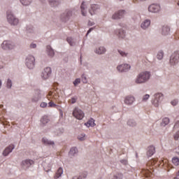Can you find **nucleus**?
I'll return each mask as SVG.
<instances>
[{
  "mask_svg": "<svg viewBox=\"0 0 179 179\" xmlns=\"http://www.w3.org/2000/svg\"><path fill=\"white\" fill-rule=\"evenodd\" d=\"M66 41L71 47H73V45H75V42L73 41V39L72 38L68 37Z\"/></svg>",
  "mask_w": 179,
  "mask_h": 179,
  "instance_id": "39",
  "label": "nucleus"
},
{
  "mask_svg": "<svg viewBox=\"0 0 179 179\" xmlns=\"http://www.w3.org/2000/svg\"><path fill=\"white\" fill-rule=\"evenodd\" d=\"M149 97H150V95L149 94H145L143 97V101H146L147 100L149 99Z\"/></svg>",
  "mask_w": 179,
  "mask_h": 179,
  "instance_id": "47",
  "label": "nucleus"
},
{
  "mask_svg": "<svg viewBox=\"0 0 179 179\" xmlns=\"http://www.w3.org/2000/svg\"><path fill=\"white\" fill-rule=\"evenodd\" d=\"M87 177V174L83 173V174L80 175L79 176L73 177V179H84V178H86Z\"/></svg>",
  "mask_w": 179,
  "mask_h": 179,
  "instance_id": "37",
  "label": "nucleus"
},
{
  "mask_svg": "<svg viewBox=\"0 0 179 179\" xmlns=\"http://www.w3.org/2000/svg\"><path fill=\"white\" fill-rule=\"evenodd\" d=\"M171 104L172 106H177V104H178V99H173L171 101Z\"/></svg>",
  "mask_w": 179,
  "mask_h": 179,
  "instance_id": "46",
  "label": "nucleus"
},
{
  "mask_svg": "<svg viewBox=\"0 0 179 179\" xmlns=\"http://www.w3.org/2000/svg\"><path fill=\"white\" fill-rule=\"evenodd\" d=\"M73 115L77 120H83L85 117V113L78 108H76L73 112Z\"/></svg>",
  "mask_w": 179,
  "mask_h": 179,
  "instance_id": "9",
  "label": "nucleus"
},
{
  "mask_svg": "<svg viewBox=\"0 0 179 179\" xmlns=\"http://www.w3.org/2000/svg\"><path fill=\"white\" fill-rule=\"evenodd\" d=\"M1 48L6 51L13 50L15 48V44L10 41H4L1 44Z\"/></svg>",
  "mask_w": 179,
  "mask_h": 179,
  "instance_id": "8",
  "label": "nucleus"
},
{
  "mask_svg": "<svg viewBox=\"0 0 179 179\" xmlns=\"http://www.w3.org/2000/svg\"><path fill=\"white\" fill-rule=\"evenodd\" d=\"M178 6H179V2H178Z\"/></svg>",
  "mask_w": 179,
  "mask_h": 179,
  "instance_id": "61",
  "label": "nucleus"
},
{
  "mask_svg": "<svg viewBox=\"0 0 179 179\" xmlns=\"http://www.w3.org/2000/svg\"><path fill=\"white\" fill-rule=\"evenodd\" d=\"M124 178V175L121 173H116L113 175V177L112 179H122Z\"/></svg>",
  "mask_w": 179,
  "mask_h": 179,
  "instance_id": "33",
  "label": "nucleus"
},
{
  "mask_svg": "<svg viewBox=\"0 0 179 179\" xmlns=\"http://www.w3.org/2000/svg\"><path fill=\"white\" fill-rule=\"evenodd\" d=\"M118 52L122 57H127V55H128V53L120 50H118Z\"/></svg>",
  "mask_w": 179,
  "mask_h": 179,
  "instance_id": "44",
  "label": "nucleus"
},
{
  "mask_svg": "<svg viewBox=\"0 0 179 179\" xmlns=\"http://www.w3.org/2000/svg\"><path fill=\"white\" fill-rule=\"evenodd\" d=\"M49 122H50V119H48V117L47 116H43L41 119V124H43V125H45V124H48Z\"/></svg>",
  "mask_w": 179,
  "mask_h": 179,
  "instance_id": "31",
  "label": "nucleus"
},
{
  "mask_svg": "<svg viewBox=\"0 0 179 179\" xmlns=\"http://www.w3.org/2000/svg\"><path fill=\"white\" fill-rule=\"evenodd\" d=\"M80 9L83 16H86V13H87V12L86 11V10L87 9V6L85 5V1H83Z\"/></svg>",
  "mask_w": 179,
  "mask_h": 179,
  "instance_id": "28",
  "label": "nucleus"
},
{
  "mask_svg": "<svg viewBox=\"0 0 179 179\" xmlns=\"http://www.w3.org/2000/svg\"><path fill=\"white\" fill-rule=\"evenodd\" d=\"M78 139L79 141H85V139H86V134H81L78 135Z\"/></svg>",
  "mask_w": 179,
  "mask_h": 179,
  "instance_id": "40",
  "label": "nucleus"
},
{
  "mask_svg": "<svg viewBox=\"0 0 179 179\" xmlns=\"http://www.w3.org/2000/svg\"><path fill=\"white\" fill-rule=\"evenodd\" d=\"M71 16H72L71 10H66L61 15V19L62 22H68L69 19H71Z\"/></svg>",
  "mask_w": 179,
  "mask_h": 179,
  "instance_id": "13",
  "label": "nucleus"
},
{
  "mask_svg": "<svg viewBox=\"0 0 179 179\" xmlns=\"http://www.w3.org/2000/svg\"><path fill=\"white\" fill-rule=\"evenodd\" d=\"M43 96H44V93H43L41 90L36 89L34 90V95L31 97V100L32 103H37L38 101H40V100H41Z\"/></svg>",
  "mask_w": 179,
  "mask_h": 179,
  "instance_id": "3",
  "label": "nucleus"
},
{
  "mask_svg": "<svg viewBox=\"0 0 179 179\" xmlns=\"http://www.w3.org/2000/svg\"><path fill=\"white\" fill-rule=\"evenodd\" d=\"M77 100H78V98H75V97L71 98V104H75Z\"/></svg>",
  "mask_w": 179,
  "mask_h": 179,
  "instance_id": "51",
  "label": "nucleus"
},
{
  "mask_svg": "<svg viewBox=\"0 0 179 179\" xmlns=\"http://www.w3.org/2000/svg\"><path fill=\"white\" fill-rule=\"evenodd\" d=\"M62 174H64V169H62V167H59L57 169V172H56V173H55V175L54 176V178L55 179H58L60 177H62Z\"/></svg>",
  "mask_w": 179,
  "mask_h": 179,
  "instance_id": "26",
  "label": "nucleus"
},
{
  "mask_svg": "<svg viewBox=\"0 0 179 179\" xmlns=\"http://www.w3.org/2000/svg\"><path fill=\"white\" fill-rule=\"evenodd\" d=\"M37 45L36 43H31L30 48H36Z\"/></svg>",
  "mask_w": 179,
  "mask_h": 179,
  "instance_id": "54",
  "label": "nucleus"
},
{
  "mask_svg": "<svg viewBox=\"0 0 179 179\" xmlns=\"http://www.w3.org/2000/svg\"><path fill=\"white\" fill-rule=\"evenodd\" d=\"M161 9L159 4L152 3L148 6V11L151 13H159Z\"/></svg>",
  "mask_w": 179,
  "mask_h": 179,
  "instance_id": "10",
  "label": "nucleus"
},
{
  "mask_svg": "<svg viewBox=\"0 0 179 179\" xmlns=\"http://www.w3.org/2000/svg\"><path fill=\"white\" fill-rule=\"evenodd\" d=\"M170 64L172 66L177 65L179 62V50L175 51L171 56L169 60Z\"/></svg>",
  "mask_w": 179,
  "mask_h": 179,
  "instance_id": "7",
  "label": "nucleus"
},
{
  "mask_svg": "<svg viewBox=\"0 0 179 179\" xmlns=\"http://www.w3.org/2000/svg\"><path fill=\"white\" fill-rule=\"evenodd\" d=\"M140 1H141V2H145V1H146L148 0H140Z\"/></svg>",
  "mask_w": 179,
  "mask_h": 179,
  "instance_id": "59",
  "label": "nucleus"
},
{
  "mask_svg": "<svg viewBox=\"0 0 179 179\" xmlns=\"http://www.w3.org/2000/svg\"><path fill=\"white\" fill-rule=\"evenodd\" d=\"M15 149V145L11 144L8 147H7L3 152V156H8L9 153H12V150Z\"/></svg>",
  "mask_w": 179,
  "mask_h": 179,
  "instance_id": "19",
  "label": "nucleus"
},
{
  "mask_svg": "<svg viewBox=\"0 0 179 179\" xmlns=\"http://www.w3.org/2000/svg\"><path fill=\"white\" fill-rule=\"evenodd\" d=\"M62 134H64V129L62 128H59L55 131V136H59V135H62Z\"/></svg>",
  "mask_w": 179,
  "mask_h": 179,
  "instance_id": "34",
  "label": "nucleus"
},
{
  "mask_svg": "<svg viewBox=\"0 0 179 179\" xmlns=\"http://www.w3.org/2000/svg\"><path fill=\"white\" fill-rule=\"evenodd\" d=\"M78 155V148L73 147L70 149V151L69 152V155L70 157H75Z\"/></svg>",
  "mask_w": 179,
  "mask_h": 179,
  "instance_id": "24",
  "label": "nucleus"
},
{
  "mask_svg": "<svg viewBox=\"0 0 179 179\" xmlns=\"http://www.w3.org/2000/svg\"><path fill=\"white\" fill-rule=\"evenodd\" d=\"M34 164V161L31 159H24L21 162V166L22 169H27L29 167L33 166Z\"/></svg>",
  "mask_w": 179,
  "mask_h": 179,
  "instance_id": "14",
  "label": "nucleus"
},
{
  "mask_svg": "<svg viewBox=\"0 0 179 179\" xmlns=\"http://www.w3.org/2000/svg\"><path fill=\"white\" fill-rule=\"evenodd\" d=\"M178 138H179V131H177V132L176 133V134L174 135V139H175V141H178Z\"/></svg>",
  "mask_w": 179,
  "mask_h": 179,
  "instance_id": "50",
  "label": "nucleus"
},
{
  "mask_svg": "<svg viewBox=\"0 0 179 179\" xmlns=\"http://www.w3.org/2000/svg\"><path fill=\"white\" fill-rule=\"evenodd\" d=\"M42 143L45 145V146H52V148H54V146H55V142H54V141H51L50 139L47 138L46 137H43L42 138Z\"/></svg>",
  "mask_w": 179,
  "mask_h": 179,
  "instance_id": "16",
  "label": "nucleus"
},
{
  "mask_svg": "<svg viewBox=\"0 0 179 179\" xmlns=\"http://www.w3.org/2000/svg\"><path fill=\"white\" fill-rule=\"evenodd\" d=\"M136 157H138V153L136 154Z\"/></svg>",
  "mask_w": 179,
  "mask_h": 179,
  "instance_id": "60",
  "label": "nucleus"
},
{
  "mask_svg": "<svg viewBox=\"0 0 179 179\" xmlns=\"http://www.w3.org/2000/svg\"><path fill=\"white\" fill-rule=\"evenodd\" d=\"M135 100L136 99L134 96H127L124 98V104H126L127 106H132L134 103H135Z\"/></svg>",
  "mask_w": 179,
  "mask_h": 179,
  "instance_id": "17",
  "label": "nucleus"
},
{
  "mask_svg": "<svg viewBox=\"0 0 179 179\" xmlns=\"http://www.w3.org/2000/svg\"><path fill=\"white\" fill-rule=\"evenodd\" d=\"M28 33H33V29H31L29 31L27 30Z\"/></svg>",
  "mask_w": 179,
  "mask_h": 179,
  "instance_id": "58",
  "label": "nucleus"
},
{
  "mask_svg": "<svg viewBox=\"0 0 179 179\" xmlns=\"http://www.w3.org/2000/svg\"><path fill=\"white\" fill-rule=\"evenodd\" d=\"M46 171H47V173H48V171H51V166H49L48 170H47Z\"/></svg>",
  "mask_w": 179,
  "mask_h": 179,
  "instance_id": "56",
  "label": "nucleus"
},
{
  "mask_svg": "<svg viewBox=\"0 0 179 179\" xmlns=\"http://www.w3.org/2000/svg\"><path fill=\"white\" fill-rule=\"evenodd\" d=\"M119 1H124V0H119Z\"/></svg>",
  "mask_w": 179,
  "mask_h": 179,
  "instance_id": "63",
  "label": "nucleus"
},
{
  "mask_svg": "<svg viewBox=\"0 0 179 179\" xmlns=\"http://www.w3.org/2000/svg\"><path fill=\"white\" fill-rule=\"evenodd\" d=\"M81 80H82L83 83H84V84L87 83V78H86V76L83 74L81 76Z\"/></svg>",
  "mask_w": 179,
  "mask_h": 179,
  "instance_id": "41",
  "label": "nucleus"
},
{
  "mask_svg": "<svg viewBox=\"0 0 179 179\" xmlns=\"http://www.w3.org/2000/svg\"><path fill=\"white\" fill-rule=\"evenodd\" d=\"M125 31L122 29H116L115 31V34L118 37V38L124 39L125 38Z\"/></svg>",
  "mask_w": 179,
  "mask_h": 179,
  "instance_id": "18",
  "label": "nucleus"
},
{
  "mask_svg": "<svg viewBox=\"0 0 179 179\" xmlns=\"http://www.w3.org/2000/svg\"><path fill=\"white\" fill-rule=\"evenodd\" d=\"M85 125L89 128L90 127H94L96 125V123H94V120L91 118L90 120L87 121V122L85 123Z\"/></svg>",
  "mask_w": 179,
  "mask_h": 179,
  "instance_id": "29",
  "label": "nucleus"
},
{
  "mask_svg": "<svg viewBox=\"0 0 179 179\" xmlns=\"http://www.w3.org/2000/svg\"><path fill=\"white\" fill-rule=\"evenodd\" d=\"M94 24V22H91V21H89L88 22V25L89 26H93Z\"/></svg>",
  "mask_w": 179,
  "mask_h": 179,
  "instance_id": "55",
  "label": "nucleus"
},
{
  "mask_svg": "<svg viewBox=\"0 0 179 179\" xmlns=\"http://www.w3.org/2000/svg\"><path fill=\"white\" fill-rule=\"evenodd\" d=\"M129 69H131V66L128 64H123L117 66V70L118 71V72L121 73L128 72Z\"/></svg>",
  "mask_w": 179,
  "mask_h": 179,
  "instance_id": "12",
  "label": "nucleus"
},
{
  "mask_svg": "<svg viewBox=\"0 0 179 179\" xmlns=\"http://www.w3.org/2000/svg\"><path fill=\"white\" fill-rule=\"evenodd\" d=\"M48 2L52 8H56V6H58L61 3L59 0H48Z\"/></svg>",
  "mask_w": 179,
  "mask_h": 179,
  "instance_id": "27",
  "label": "nucleus"
},
{
  "mask_svg": "<svg viewBox=\"0 0 179 179\" xmlns=\"http://www.w3.org/2000/svg\"><path fill=\"white\" fill-rule=\"evenodd\" d=\"M46 52L48 57H50V58H52L54 55H55V52L54 51V49L51 48L50 45H48L46 47Z\"/></svg>",
  "mask_w": 179,
  "mask_h": 179,
  "instance_id": "20",
  "label": "nucleus"
},
{
  "mask_svg": "<svg viewBox=\"0 0 179 179\" xmlns=\"http://www.w3.org/2000/svg\"><path fill=\"white\" fill-rule=\"evenodd\" d=\"M178 174L179 175V171H178Z\"/></svg>",
  "mask_w": 179,
  "mask_h": 179,
  "instance_id": "62",
  "label": "nucleus"
},
{
  "mask_svg": "<svg viewBox=\"0 0 179 179\" xmlns=\"http://www.w3.org/2000/svg\"><path fill=\"white\" fill-rule=\"evenodd\" d=\"M73 83L74 86H77L78 85H79V83H80V78H76Z\"/></svg>",
  "mask_w": 179,
  "mask_h": 179,
  "instance_id": "45",
  "label": "nucleus"
},
{
  "mask_svg": "<svg viewBox=\"0 0 179 179\" xmlns=\"http://www.w3.org/2000/svg\"><path fill=\"white\" fill-rule=\"evenodd\" d=\"M164 96L162 93H157L154 94V100L152 101V103L155 107H159V103H162L163 101Z\"/></svg>",
  "mask_w": 179,
  "mask_h": 179,
  "instance_id": "6",
  "label": "nucleus"
},
{
  "mask_svg": "<svg viewBox=\"0 0 179 179\" xmlns=\"http://www.w3.org/2000/svg\"><path fill=\"white\" fill-rule=\"evenodd\" d=\"M172 163L175 165V166H179V158L177 157H174L172 159Z\"/></svg>",
  "mask_w": 179,
  "mask_h": 179,
  "instance_id": "38",
  "label": "nucleus"
},
{
  "mask_svg": "<svg viewBox=\"0 0 179 179\" xmlns=\"http://www.w3.org/2000/svg\"><path fill=\"white\" fill-rule=\"evenodd\" d=\"M170 122V119L169 117H165L162 120V125L163 127H166V125H169Z\"/></svg>",
  "mask_w": 179,
  "mask_h": 179,
  "instance_id": "35",
  "label": "nucleus"
},
{
  "mask_svg": "<svg viewBox=\"0 0 179 179\" xmlns=\"http://www.w3.org/2000/svg\"><path fill=\"white\" fill-rule=\"evenodd\" d=\"M7 22L10 26H17L19 24V19L13 15L12 10H8L6 13Z\"/></svg>",
  "mask_w": 179,
  "mask_h": 179,
  "instance_id": "2",
  "label": "nucleus"
},
{
  "mask_svg": "<svg viewBox=\"0 0 179 179\" xmlns=\"http://www.w3.org/2000/svg\"><path fill=\"white\" fill-rule=\"evenodd\" d=\"M127 125L129 127H136V122L133 119H129L127 121Z\"/></svg>",
  "mask_w": 179,
  "mask_h": 179,
  "instance_id": "32",
  "label": "nucleus"
},
{
  "mask_svg": "<svg viewBox=\"0 0 179 179\" xmlns=\"http://www.w3.org/2000/svg\"><path fill=\"white\" fill-rule=\"evenodd\" d=\"M143 174H144V176L145 177H150V171H149V170H145L143 171Z\"/></svg>",
  "mask_w": 179,
  "mask_h": 179,
  "instance_id": "43",
  "label": "nucleus"
},
{
  "mask_svg": "<svg viewBox=\"0 0 179 179\" xmlns=\"http://www.w3.org/2000/svg\"><path fill=\"white\" fill-rule=\"evenodd\" d=\"M163 57H164V52L162 50H160L157 55V59L162 60L163 59Z\"/></svg>",
  "mask_w": 179,
  "mask_h": 179,
  "instance_id": "36",
  "label": "nucleus"
},
{
  "mask_svg": "<svg viewBox=\"0 0 179 179\" xmlns=\"http://www.w3.org/2000/svg\"><path fill=\"white\" fill-rule=\"evenodd\" d=\"M1 86H2V80H0V89H1Z\"/></svg>",
  "mask_w": 179,
  "mask_h": 179,
  "instance_id": "57",
  "label": "nucleus"
},
{
  "mask_svg": "<svg viewBox=\"0 0 179 179\" xmlns=\"http://www.w3.org/2000/svg\"><path fill=\"white\" fill-rule=\"evenodd\" d=\"M120 163L122 164H124V166H127V164H128V160H127V159H121L120 160Z\"/></svg>",
  "mask_w": 179,
  "mask_h": 179,
  "instance_id": "49",
  "label": "nucleus"
},
{
  "mask_svg": "<svg viewBox=\"0 0 179 179\" xmlns=\"http://www.w3.org/2000/svg\"><path fill=\"white\" fill-rule=\"evenodd\" d=\"M40 106L42 108H45V107L47 106V103L42 102Z\"/></svg>",
  "mask_w": 179,
  "mask_h": 179,
  "instance_id": "52",
  "label": "nucleus"
},
{
  "mask_svg": "<svg viewBox=\"0 0 179 179\" xmlns=\"http://www.w3.org/2000/svg\"><path fill=\"white\" fill-rule=\"evenodd\" d=\"M162 36H169L170 34V27L167 25H164L162 29Z\"/></svg>",
  "mask_w": 179,
  "mask_h": 179,
  "instance_id": "21",
  "label": "nucleus"
},
{
  "mask_svg": "<svg viewBox=\"0 0 179 179\" xmlns=\"http://www.w3.org/2000/svg\"><path fill=\"white\" fill-rule=\"evenodd\" d=\"M178 150H179V145H178Z\"/></svg>",
  "mask_w": 179,
  "mask_h": 179,
  "instance_id": "64",
  "label": "nucleus"
},
{
  "mask_svg": "<svg viewBox=\"0 0 179 179\" xmlns=\"http://www.w3.org/2000/svg\"><path fill=\"white\" fill-rule=\"evenodd\" d=\"M6 86L8 89H10L12 87V80L9 78L7 80Z\"/></svg>",
  "mask_w": 179,
  "mask_h": 179,
  "instance_id": "42",
  "label": "nucleus"
},
{
  "mask_svg": "<svg viewBox=\"0 0 179 179\" xmlns=\"http://www.w3.org/2000/svg\"><path fill=\"white\" fill-rule=\"evenodd\" d=\"M99 10H100V6H99V4H92L91 9H90L89 13L91 16H93V15H96Z\"/></svg>",
  "mask_w": 179,
  "mask_h": 179,
  "instance_id": "15",
  "label": "nucleus"
},
{
  "mask_svg": "<svg viewBox=\"0 0 179 179\" xmlns=\"http://www.w3.org/2000/svg\"><path fill=\"white\" fill-rule=\"evenodd\" d=\"M93 30H94V27L90 28V29L87 31L86 36H88L89 34H90V33H92V31H93Z\"/></svg>",
  "mask_w": 179,
  "mask_h": 179,
  "instance_id": "53",
  "label": "nucleus"
},
{
  "mask_svg": "<svg viewBox=\"0 0 179 179\" xmlns=\"http://www.w3.org/2000/svg\"><path fill=\"white\" fill-rule=\"evenodd\" d=\"M51 73H52L51 67L45 68L41 74V79H43V80H47V79H49L50 76H51Z\"/></svg>",
  "mask_w": 179,
  "mask_h": 179,
  "instance_id": "5",
  "label": "nucleus"
},
{
  "mask_svg": "<svg viewBox=\"0 0 179 179\" xmlns=\"http://www.w3.org/2000/svg\"><path fill=\"white\" fill-rule=\"evenodd\" d=\"M20 1L24 6H29V5L31 4L33 0H20Z\"/></svg>",
  "mask_w": 179,
  "mask_h": 179,
  "instance_id": "30",
  "label": "nucleus"
},
{
  "mask_svg": "<svg viewBox=\"0 0 179 179\" xmlns=\"http://www.w3.org/2000/svg\"><path fill=\"white\" fill-rule=\"evenodd\" d=\"M25 64L29 69H33L34 68V66L36 65V59L33 55H28L27 57L25 59Z\"/></svg>",
  "mask_w": 179,
  "mask_h": 179,
  "instance_id": "4",
  "label": "nucleus"
},
{
  "mask_svg": "<svg viewBox=\"0 0 179 179\" xmlns=\"http://www.w3.org/2000/svg\"><path fill=\"white\" fill-rule=\"evenodd\" d=\"M49 107H53L54 108H57V104L54 103V102H49Z\"/></svg>",
  "mask_w": 179,
  "mask_h": 179,
  "instance_id": "48",
  "label": "nucleus"
},
{
  "mask_svg": "<svg viewBox=\"0 0 179 179\" xmlns=\"http://www.w3.org/2000/svg\"><path fill=\"white\" fill-rule=\"evenodd\" d=\"M106 51H107V50L106 49V48H104L103 46H101L95 50L96 54H98L99 55L106 54Z\"/></svg>",
  "mask_w": 179,
  "mask_h": 179,
  "instance_id": "25",
  "label": "nucleus"
},
{
  "mask_svg": "<svg viewBox=\"0 0 179 179\" xmlns=\"http://www.w3.org/2000/svg\"><path fill=\"white\" fill-rule=\"evenodd\" d=\"M149 26H150V20H145L141 24V27L143 30H146Z\"/></svg>",
  "mask_w": 179,
  "mask_h": 179,
  "instance_id": "23",
  "label": "nucleus"
},
{
  "mask_svg": "<svg viewBox=\"0 0 179 179\" xmlns=\"http://www.w3.org/2000/svg\"><path fill=\"white\" fill-rule=\"evenodd\" d=\"M156 152L155 148L154 146H150L148 148L147 151V156L148 157H152L153 155H155V152Z\"/></svg>",
  "mask_w": 179,
  "mask_h": 179,
  "instance_id": "22",
  "label": "nucleus"
},
{
  "mask_svg": "<svg viewBox=\"0 0 179 179\" xmlns=\"http://www.w3.org/2000/svg\"><path fill=\"white\" fill-rule=\"evenodd\" d=\"M151 77L152 73H150V71H142L137 75L134 82L136 85H143L145 83H148V82L150 80Z\"/></svg>",
  "mask_w": 179,
  "mask_h": 179,
  "instance_id": "1",
  "label": "nucleus"
},
{
  "mask_svg": "<svg viewBox=\"0 0 179 179\" xmlns=\"http://www.w3.org/2000/svg\"><path fill=\"white\" fill-rule=\"evenodd\" d=\"M124 16H125V10H120L112 15V19L114 20H118V19H122Z\"/></svg>",
  "mask_w": 179,
  "mask_h": 179,
  "instance_id": "11",
  "label": "nucleus"
}]
</instances>
